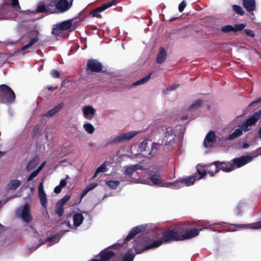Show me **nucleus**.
<instances>
[{"label":"nucleus","instance_id":"bb28decb","mask_svg":"<svg viewBox=\"0 0 261 261\" xmlns=\"http://www.w3.org/2000/svg\"><path fill=\"white\" fill-rule=\"evenodd\" d=\"M21 181L18 179H11L6 187L7 191L15 190L20 186Z\"/></svg>","mask_w":261,"mask_h":261},{"label":"nucleus","instance_id":"338daca9","mask_svg":"<svg viewBox=\"0 0 261 261\" xmlns=\"http://www.w3.org/2000/svg\"><path fill=\"white\" fill-rule=\"evenodd\" d=\"M67 226L69 227H71V225L69 223H68Z\"/></svg>","mask_w":261,"mask_h":261},{"label":"nucleus","instance_id":"37998d69","mask_svg":"<svg viewBox=\"0 0 261 261\" xmlns=\"http://www.w3.org/2000/svg\"><path fill=\"white\" fill-rule=\"evenodd\" d=\"M70 198V196L69 195H65L61 199H60L58 202L57 203L63 206L64 204L69 200Z\"/></svg>","mask_w":261,"mask_h":261},{"label":"nucleus","instance_id":"680f3d73","mask_svg":"<svg viewBox=\"0 0 261 261\" xmlns=\"http://www.w3.org/2000/svg\"><path fill=\"white\" fill-rule=\"evenodd\" d=\"M257 152L259 154H260L261 155V148H259L258 150H257Z\"/></svg>","mask_w":261,"mask_h":261},{"label":"nucleus","instance_id":"bf43d9fd","mask_svg":"<svg viewBox=\"0 0 261 261\" xmlns=\"http://www.w3.org/2000/svg\"><path fill=\"white\" fill-rule=\"evenodd\" d=\"M98 173H97V171L96 170L95 173H94V175H93V177H92V179L95 178L97 176V175Z\"/></svg>","mask_w":261,"mask_h":261},{"label":"nucleus","instance_id":"4be33fe9","mask_svg":"<svg viewBox=\"0 0 261 261\" xmlns=\"http://www.w3.org/2000/svg\"><path fill=\"white\" fill-rule=\"evenodd\" d=\"M39 198L41 205L46 208L47 207V195L44 190L43 182H41L38 187Z\"/></svg>","mask_w":261,"mask_h":261},{"label":"nucleus","instance_id":"49530a36","mask_svg":"<svg viewBox=\"0 0 261 261\" xmlns=\"http://www.w3.org/2000/svg\"><path fill=\"white\" fill-rule=\"evenodd\" d=\"M244 32L245 33V34L248 36H249L251 37H253L255 36L254 32L251 30L248 29H245Z\"/></svg>","mask_w":261,"mask_h":261},{"label":"nucleus","instance_id":"473e14b6","mask_svg":"<svg viewBox=\"0 0 261 261\" xmlns=\"http://www.w3.org/2000/svg\"><path fill=\"white\" fill-rule=\"evenodd\" d=\"M5 5L11 6L15 11H18L20 7L19 5L18 0H3Z\"/></svg>","mask_w":261,"mask_h":261},{"label":"nucleus","instance_id":"423d86ee","mask_svg":"<svg viewBox=\"0 0 261 261\" xmlns=\"http://www.w3.org/2000/svg\"><path fill=\"white\" fill-rule=\"evenodd\" d=\"M160 144L159 143H152L151 141L148 140H144L139 147L144 156L150 157L155 154Z\"/></svg>","mask_w":261,"mask_h":261},{"label":"nucleus","instance_id":"603ef678","mask_svg":"<svg viewBox=\"0 0 261 261\" xmlns=\"http://www.w3.org/2000/svg\"><path fill=\"white\" fill-rule=\"evenodd\" d=\"M88 192H89V190L85 188V189L83 191L81 194V198L84 197Z\"/></svg>","mask_w":261,"mask_h":261},{"label":"nucleus","instance_id":"a211bd4d","mask_svg":"<svg viewBox=\"0 0 261 261\" xmlns=\"http://www.w3.org/2000/svg\"><path fill=\"white\" fill-rule=\"evenodd\" d=\"M68 231H69L68 230H66L64 231H61L59 234L55 235V236H53V237L48 238L46 239L45 240V241L38 244L37 245V246L34 248V250L37 249L41 245H42L43 244L48 243L49 244H48V245H47V246H51L52 245L54 244L55 243L58 242L60 239L61 237L62 236H63L64 233H65L66 232H68Z\"/></svg>","mask_w":261,"mask_h":261},{"label":"nucleus","instance_id":"13d9d810","mask_svg":"<svg viewBox=\"0 0 261 261\" xmlns=\"http://www.w3.org/2000/svg\"><path fill=\"white\" fill-rule=\"evenodd\" d=\"M188 116H184L181 117V119L182 120H185L188 119Z\"/></svg>","mask_w":261,"mask_h":261},{"label":"nucleus","instance_id":"8fccbe9b","mask_svg":"<svg viewBox=\"0 0 261 261\" xmlns=\"http://www.w3.org/2000/svg\"><path fill=\"white\" fill-rule=\"evenodd\" d=\"M97 186V184L96 183H92L87 186L86 187V188L87 189L89 190V191H90L94 189Z\"/></svg>","mask_w":261,"mask_h":261},{"label":"nucleus","instance_id":"e2e57ef3","mask_svg":"<svg viewBox=\"0 0 261 261\" xmlns=\"http://www.w3.org/2000/svg\"><path fill=\"white\" fill-rule=\"evenodd\" d=\"M6 202H3L2 201H0V207L3 205Z\"/></svg>","mask_w":261,"mask_h":261},{"label":"nucleus","instance_id":"72a5a7b5","mask_svg":"<svg viewBox=\"0 0 261 261\" xmlns=\"http://www.w3.org/2000/svg\"><path fill=\"white\" fill-rule=\"evenodd\" d=\"M39 164V159L38 158H35L30 161L26 166V169L28 171L32 170L35 169Z\"/></svg>","mask_w":261,"mask_h":261},{"label":"nucleus","instance_id":"09e8293b","mask_svg":"<svg viewBox=\"0 0 261 261\" xmlns=\"http://www.w3.org/2000/svg\"><path fill=\"white\" fill-rule=\"evenodd\" d=\"M51 75L55 78H59L60 76V72L57 70H52L51 71Z\"/></svg>","mask_w":261,"mask_h":261},{"label":"nucleus","instance_id":"e433bc0d","mask_svg":"<svg viewBox=\"0 0 261 261\" xmlns=\"http://www.w3.org/2000/svg\"><path fill=\"white\" fill-rule=\"evenodd\" d=\"M106 185L112 189H116L119 185L120 182L118 180H107Z\"/></svg>","mask_w":261,"mask_h":261},{"label":"nucleus","instance_id":"58836bf2","mask_svg":"<svg viewBox=\"0 0 261 261\" xmlns=\"http://www.w3.org/2000/svg\"><path fill=\"white\" fill-rule=\"evenodd\" d=\"M202 102V101L201 99L196 100L189 108V110L193 111L197 110L198 108L200 107Z\"/></svg>","mask_w":261,"mask_h":261},{"label":"nucleus","instance_id":"052dcab7","mask_svg":"<svg viewBox=\"0 0 261 261\" xmlns=\"http://www.w3.org/2000/svg\"><path fill=\"white\" fill-rule=\"evenodd\" d=\"M5 152L0 151V158L2 157L5 154Z\"/></svg>","mask_w":261,"mask_h":261},{"label":"nucleus","instance_id":"4c0bfd02","mask_svg":"<svg viewBox=\"0 0 261 261\" xmlns=\"http://www.w3.org/2000/svg\"><path fill=\"white\" fill-rule=\"evenodd\" d=\"M83 128L88 134H91L94 131V127L93 125L90 123H85L83 125Z\"/></svg>","mask_w":261,"mask_h":261},{"label":"nucleus","instance_id":"dca6fc26","mask_svg":"<svg viewBox=\"0 0 261 261\" xmlns=\"http://www.w3.org/2000/svg\"><path fill=\"white\" fill-rule=\"evenodd\" d=\"M246 27L245 23H239L234 25H226L221 28L220 30L224 33H229L230 34H235L237 32L243 30Z\"/></svg>","mask_w":261,"mask_h":261},{"label":"nucleus","instance_id":"c756f323","mask_svg":"<svg viewBox=\"0 0 261 261\" xmlns=\"http://www.w3.org/2000/svg\"><path fill=\"white\" fill-rule=\"evenodd\" d=\"M73 225L76 227L79 226L84 220V217L81 213H76L73 215Z\"/></svg>","mask_w":261,"mask_h":261},{"label":"nucleus","instance_id":"f704fd0d","mask_svg":"<svg viewBox=\"0 0 261 261\" xmlns=\"http://www.w3.org/2000/svg\"><path fill=\"white\" fill-rule=\"evenodd\" d=\"M67 182L65 179H62L60 180V184L56 186L54 189V192L59 194L61 192L62 189L66 186Z\"/></svg>","mask_w":261,"mask_h":261},{"label":"nucleus","instance_id":"412c9836","mask_svg":"<svg viewBox=\"0 0 261 261\" xmlns=\"http://www.w3.org/2000/svg\"><path fill=\"white\" fill-rule=\"evenodd\" d=\"M82 112L84 118L90 120L94 117L96 110L92 106L86 105L83 107Z\"/></svg>","mask_w":261,"mask_h":261},{"label":"nucleus","instance_id":"9b49d317","mask_svg":"<svg viewBox=\"0 0 261 261\" xmlns=\"http://www.w3.org/2000/svg\"><path fill=\"white\" fill-rule=\"evenodd\" d=\"M197 179L195 176H188L186 178H178L176 181L172 182V189H178L184 186H191Z\"/></svg>","mask_w":261,"mask_h":261},{"label":"nucleus","instance_id":"c85d7f7f","mask_svg":"<svg viewBox=\"0 0 261 261\" xmlns=\"http://www.w3.org/2000/svg\"><path fill=\"white\" fill-rule=\"evenodd\" d=\"M243 6L248 12H251L255 10V0H243Z\"/></svg>","mask_w":261,"mask_h":261},{"label":"nucleus","instance_id":"20e7f679","mask_svg":"<svg viewBox=\"0 0 261 261\" xmlns=\"http://www.w3.org/2000/svg\"><path fill=\"white\" fill-rule=\"evenodd\" d=\"M257 155V154L255 156L247 155L233 159L231 161V163L226 162V167L222 166V168L228 172L231 171L236 168H240L247 163L251 162L253 160V158Z\"/></svg>","mask_w":261,"mask_h":261},{"label":"nucleus","instance_id":"ea45409f","mask_svg":"<svg viewBox=\"0 0 261 261\" xmlns=\"http://www.w3.org/2000/svg\"><path fill=\"white\" fill-rule=\"evenodd\" d=\"M64 213L63 206L57 203L56 206V213L59 216H61Z\"/></svg>","mask_w":261,"mask_h":261},{"label":"nucleus","instance_id":"a19ab883","mask_svg":"<svg viewBox=\"0 0 261 261\" xmlns=\"http://www.w3.org/2000/svg\"><path fill=\"white\" fill-rule=\"evenodd\" d=\"M135 255L129 252L126 253L123 257L122 261H133Z\"/></svg>","mask_w":261,"mask_h":261},{"label":"nucleus","instance_id":"ddd939ff","mask_svg":"<svg viewBox=\"0 0 261 261\" xmlns=\"http://www.w3.org/2000/svg\"><path fill=\"white\" fill-rule=\"evenodd\" d=\"M223 223H224L223 222H220L219 223H213V224H210V223L208 222L205 225V226H204L203 228H202L200 229H198L196 228L190 229V230L187 231L185 234H180L181 241L187 240V239H191L194 237H195L199 234V231L200 230H202L204 229L210 228V226L212 225H216V224H217V225L220 224H220H223Z\"/></svg>","mask_w":261,"mask_h":261},{"label":"nucleus","instance_id":"5fc2aeb1","mask_svg":"<svg viewBox=\"0 0 261 261\" xmlns=\"http://www.w3.org/2000/svg\"><path fill=\"white\" fill-rule=\"evenodd\" d=\"M261 101V98L258 99L257 100H255V101H253L252 102H251V103L250 104V105H249V106H253V105H254L255 103H257V102H259V101Z\"/></svg>","mask_w":261,"mask_h":261},{"label":"nucleus","instance_id":"a878e982","mask_svg":"<svg viewBox=\"0 0 261 261\" xmlns=\"http://www.w3.org/2000/svg\"><path fill=\"white\" fill-rule=\"evenodd\" d=\"M64 103L61 102L55 107L54 108L51 109L49 111H48L47 113H45L43 116L47 117H50L54 116L56 113L59 112L64 107Z\"/></svg>","mask_w":261,"mask_h":261},{"label":"nucleus","instance_id":"b1692460","mask_svg":"<svg viewBox=\"0 0 261 261\" xmlns=\"http://www.w3.org/2000/svg\"><path fill=\"white\" fill-rule=\"evenodd\" d=\"M234 227L233 229H230L229 231H236L239 228H252V229H258L261 228V223L260 222H257L255 223L250 224L248 225H244V224H240V225H232Z\"/></svg>","mask_w":261,"mask_h":261},{"label":"nucleus","instance_id":"f03ea898","mask_svg":"<svg viewBox=\"0 0 261 261\" xmlns=\"http://www.w3.org/2000/svg\"><path fill=\"white\" fill-rule=\"evenodd\" d=\"M261 116V110L256 112L247 119L244 122L242 123L240 128L235 129V130L229 135L227 137H222L219 139L221 141H226L229 140H233L242 134V130L247 132L250 129L249 127L255 124L257 121Z\"/></svg>","mask_w":261,"mask_h":261},{"label":"nucleus","instance_id":"c9c22d12","mask_svg":"<svg viewBox=\"0 0 261 261\" xmlns=\"http://www.w3.org/2000/svg\"><path fill=\"white\" fill-rule=\"evenodd\" d=\"M151 75V73H150L149 74L142 77V79H140L139 80L134 82L133 84V86H137V85H141V84L146 83L150 79Z\"/></svg>","mask_w":261,"mask_h":261},{"label":"nucleus","instance_id":"393cba45","mask_svg":"<svg viewBox=\"0 0 261 261\" xmlns=\"http://www.w3.org/2000/svg\"><path fill=\"white\" fill-rule=\"evenodd\" d=\"M196 177L197 179L199 180L205 178L207 174L206 165L203 166L201 164L197 165L196 167Z\"/></svg>","mask_w":261,"mask_h":261},{"label":"nucleus","instance_id":"cd10ccee","mask_svg":"<svg viewBox=\"0 0 261 261\" xmlns=\"http://www.w3.org/2000/svg\"><path fill=\"white\" fill-rule=\"evenodd\" d=\"M52 6L51 3L47 6H45L43 4H40L38 6L36 11L37 12H46L49 13H54V10L52 9Z\"/></svg>","mask_w":261,"mask_h":261},{"label":"nucleus","instance_id":"3c124183","mask_svg":"<svg viewBox=\"0 0 261 261\" xmlns=\"http://www.w3.org/2000/svg\"><path fill=\"white\" fill-rule=\"evenodd\" d=\"M178 84H173L172 85H171L169 87H168L167 90L168 91H172V90H173L175 89H176L178 86Z\"/></svg>","mask_w":261,"mask_h":261},{"label":"nucleus","instance_id":"f257e3e1","mask_svg":"<svg viewBox=\"0 0 261 261\" xmlns=\"http://www.w3.org/2000/svg\"><path fill=\"white\" fill-rule=\"evenodd\" d=\"M172 241H181L180 233L174 230H170L164 232L162 238L154 241L148 245H145L146 241L144 238L138 237L133 242V248L136 254H139L144 250L158 247L163 243Z\"/></svg>","mask_w":261,"mask_h":261},{"label":"nucleus","instance_id":"de8ad7c7","mask_svg":"<svg viewBox=\"0 0 261 261\" xmlns=\"http://www.w3.org/2000/svg\"><path fill=\"white\" fill-rule=\"evenodd\" d=\"M186 6V3L185 1H182L179 5L178 6V10L180 12H182L185 8Z\"/></svg>","mask_w":261,"mask_h":261},{"label":"nucleus","instance_id":"69168bd1","mask_svg":"<svg viewBox=\"0 0 261 261\" xmlns=\"http://www.w3.org/2000/svg\"><path fill=\"white\" fill-rule=\"evenodd\" d=\"M47 88L48 90H51L52 89V87H48Z\"/></svg>","mask_w":261,"mask_h":261},{"label":"nucleus","instance_id":"4468645a","mask_svg":"<svg viewBox=\"0 0 261 261\" xmlns=\"http://www.w3.org/2000/svg\"><path fill=\"white\" fill-rule=\"evenodd\" d=\"M222 166L226 167V162L216 161L213 164L206 165L207 174H210L211 176H213L215 173H217L220 170L224 172H227L225 169H223Z\"/></svg>","mask_w":261,"mask_h":261},{"label":"nucleus","instance_id":"9d476101","mask_svg":"<svg viewBox=\"0 0 261 261\" xmlns=\"http://www.w3.org/2000/svg\"><path fill=\"white\" fill-rule=\"evenodd\" d=\"M15 98L13 90L6 85L0 86V101L3 103L12 102Z\"/></svg>","mask_w":261,"mask_h":261},{"label":"nucleus","instance_id":"864d4df0","mask_svg":"<svg viewBox=\"0 0 261 261\" xmlns=\"http://www.w3.org/2000/svg\"><path fill=\"white\" fill-rule=\"evenodd\" d=\"M45 164H46V162H45H45H43V163L41 164V165H40V166L38 168L37 170H38L39 172H40V171L42 170V169H43V168L44 167V166H45Z\"/></svg>","mask_w":261,"mask_h":261},{"label":"nucleus","instance_id":"c03bdc74","mask_svg":"<svg viewBox=\"0 0 261 261\" xmlns=\"http://www.w3.org/2000/svg\"><path fill=\"white\" fill-rule=\"evenodd\" d=\"M97 173L100 172H105L107 171V169L106 168V163H102L99 167L97 168L96 169Z\"/></svg>","mask_w":261,"mask_h":261},{"label":"nucleus","instance_id":"a18cd8bd","mask_svg":"<svg viewBox=\"0 0 261 261\" xmlns=\"http://www.w3.org/2000/svg\"><path fill=\"white\" fill-rule=\"evenodd\" d=\"M39 172H40L37 169L32 172L30 175L28 177L27 181H29L31 180L33 178L37 176Z\"/></svg>","mask_w":261,"mask_h":261},{"label":"nucleus","instance_id":"2eb2a0df","mask_svg":"<svg viewBox=\"0 0 261 261\" xmlns=\"http://www.w3.org/2000/svg\"><path fill=\"white\" fill-rule=\"evenodd\" d=\"M138 133V132L132 131L121 134L118 136H117L112 140V143L116 144L118 143L128 141L132 139L133 137H134Z\"/></svg>","mask_w":261,"mask_h":261},{"label":"nucleus","instance_id":"79ce46f5","mask_svg":"<svg viewBox=\"0 0 261 261\" xmlns=\"http://www.w3.org/2000/svg\"><path fill=\"white\" fill-rule=\"evenodd\" d=\"M232 9L234 11H235L237 13L243 15L244 14V11L241 7L238 5H233L232 6Z\"/></svg>","mask_w":261,"mask_h":261},{"label":"nucleus","instance_id":"6e6d98bb","mask_svg":"<svg viewBox=\"0 0 261 261\" xmlns=\"http://www.w3.org/2000/svg\"><path fill=\"white\" fill-rule=\"evenodd\" d=\"M242 147L243 148H247L249 147V144L246 143H243Z\"/></svg>","mask_w":261,"mask_h":261},{"label":"nucleus","instance_id":"5701e85b","mask_svg":"<svg viewBox=\"0 0 261 261\" xmlns=\"http://www.w3.org/2000/svg\"><path fill=\"white\" fill-rule=\"evenodd\" d=\"M87 68L91 71L99 72L102 70V65L96 60H89L87 62Z\"/></svg>","mask_w":261,"mask_h":261},{"label":"nucleus","instance_id":"0eeeda50","mask_svg":"<svg viewBox=\"0 0 261 261\" xmlns=\"http://www.w3.org/2000/svg\"><path fill=\"white\" fill-rule=\"evenodd\" d=\"M141 182L148 185L172 188V182L162 180L160 175L158 173L151 175L149 180L143 179Z\"/></svg>","mask_w":261,"mask_h":261},{"label":"nucleus","instance_id":"1a4fd4ad","mask_svg":"<svg viewBox=\"0 0 261 261\" xmlns=\"http://www.w3.org/2000/svg\"><path fill=\"white\" fill-rule=\"evenodd\" d=\"M16 216L25 223L30 222L33 218L30 205L27 203L18 207L16 211Z\"/></svg>","mask_w":261,"mask_h":261},{"label":"nucleus","instance_id":"aec40b11","mask_svg":"<svg viewBox=\"0 0 261 261\" xmlns=\"http://www.w3.org/2000/svg\"><path fill=\"white\" fill-rule=\"evenodd\" d=\"M117 3V0H113L112 1L103 4L101 6L97 8L93 11V16H95L98 18L101 17V15L99 14V13L103 11L104 10L112 7V6L116 5Z\"/></svg>","mask_w":261,"mask_h":261},{"label":"nucleus","instance_id":"6e6552de","mask_svg":"<svg viewBox=\"0 0 261 261\" xmlns=\"http://www.w3.org/2000/svg\"><path fill=\"white\" fill-rule=\"evenodd\" d=\"M72 27V20L71 19L64 21L61 23L54 25L51 33L57 38L62 37L64 35L63 32L70 31Z\"/></svg>","mask_w":261,"mask_h":261},{"label":"nucleus","instance_id":"4d7b16f0","mask_svg":"<svg viewBox=\"0 0 261 261\" xmlns=\"http://www.w3.org/2000/svg\"><path fill=\"white\" fill-rule=\"evenodd\" d=\"M5 229V227L2 225L1 224H0V230L3 231Z\"/></svg>","mask_w":261,"mask_h":261},{"label":"nucleus","instance_id":"f3484780","mask_svg":"<svg viewBox=\"0 0 261 261\" xmlns=\"http://www.w3.org/2000/svg\"><path fill=\"white\" fill-rule=\"evenodd\" d=\"M39 35V32L38 30L36 29H34L30 33V36L33 37L32 39H30L29 42L24 46H23L21 50L23 51L26 50L28 48H30L34 44H35L36 42L39 41L38 36Z\"/></svg>","mask_w":261,"mask_h":261},{"label":"nucleus","instance_id":"7ed1b4c3","mask_svg":"<svg viewBox=\"0 0 261 261\" xmlns=\"http://www.w3.org/2000/svg\"><path fill=\"white\" fill-rule=\"evenodd\" d=\"M164 130V129H163ZM184 128L181 125H177L175 128L173 127H166L164 132V137L163 142L165 145L173 146L178 139L183 137Z\"/></svg>","mask_w":261,"mask_h":261},{"label":"nucleus","instance_id":"f8f14e48","mask_svg":"<svg viewBox=\"0 0 261 261\" xmlns=\"http://www.w3.org/2000/svg\"><path fill=\"white\" fill-rule=\"evenodd\" d=\"M73 0L68 2L67 0H59L58 2H52V9L54 13L64 12L68 10L72 6Z\"/></svg>","mask_w":261,"mask_h":261},{"label":"nucleus","instance_id":"2f4dec72","mask_svg":"<svg viewBox=\"0 0 261 261\" xmlns=\"http://www.w3.org/2000/svg\"><path fill=\"white\" fill-rule=\"evenodd\" d=\"M138 169L142 170L143 168L141 166L138 164L127 166L125 168V174L127 175L131 176L135 171Z\"/></svg>","mask_w":261,"mask_h":261},{"label":"nucleus","instance_id":"6ab92c4d","mask_svg":"<svg viewBox=\"0 0 261 261\" xmlns=\"http://www.w3.org/2000/svg\"><path fill=\"white\" fill-rule=\"evenodd\" d=\"M218 137L216 136L215 133L213 130L210 131L206 135L203 142V145L206 148L212 147L213 146L214 142Z\"/></svg>","mask_w":261,"mask_h":261},{"label":"nucleus","instance_id":"39448f33","mask_svg":"<svg viewBox=\"0 0 261 261\" xmlns=\"http://www.w3.org/2000/svg\"><path fill=\"white\" fill-rule=\"evenodd\" d=\"M154 227V225L152 224H143L134 227L132 228L129 233L127 236L125 240L123 241V242H119L117 244H116L113 246V248L116 247L122 248L123 247L125 248L126 247L125 245L127 244L128 242L130 240H132L136 234L146 229L149 230L150 228H153Z\"/></svg>","mask_w":261,"mask_h":261},{"label":"nucleus","instance_id":"0e129e2a","mask_svg":"<svg viewBox=\"0 0 261 261\" xmlns=\"http://www.w3.org/2000/svg\"><path fill=\"white\" fill-rule=\"evenodd\" d=\"M259 135L260 138H261V127H260V128L259 129Z\"/></svg>","mask_w":261,"mask_h":261},{"label":"nucleus","instance_id":"7c9ffc66","mask_svg":"<svg viewBox=\"0 0 261 261\" xmlns=\"http://www.w3.org/2000/svg\"><path fill=\"white\" fill-rule=\"evenodd\" d=\"M166 58V50L163 47L160 48L158 57L156 59V62L159 64H162L165 61Z\"/></svg>","mask_w":261,"mask_h":261}]
</instances>
